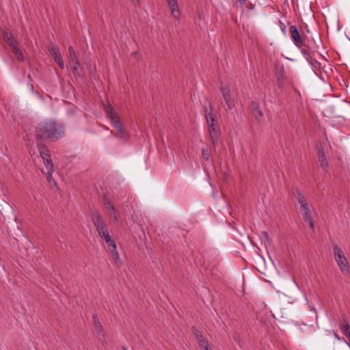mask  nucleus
Wrapping results in <instances>:
<instances>
[{
    "label": "nucleus",
    "mask_w": 350,
    "mask_h": 350,
    "mask_svg": "<svg viewBox=\"0 0 350 350\" xmlns=\"http://www.w3.org/2000/svg\"><path fill=\"white\" fill-rule=\"evenodd\" d=\"M64 134V125L52 119L42 121L36 127V139L37 140L48 139L55 142L61 139Z\"/></svg>",
    "instance_id": "obj_1"
},
{
    "label": "nucleus",
    "mask_w": 350,
    "mask_h": 350,
    "mask_svg": "<svg viewBox=\"0 0 350 350\" xmlns=\"http://www.w3.org/2000/svg\"><path fill=\"white\" fill-rule=\"evenodd\" d=\"M37 148L40 153V156L44 161V163L48 170L49 176L48 178L51 176L53 172V163L51 157L50 150L48 148L46 145L42 142H37Z\"/></svg>",
    "instance_id": "obj_2"
},
{
    "label": "nucleus",
    "mask_w": 350,
    "mask_h": 350,
    "mask_svg": "<svg viewBox=\"0 0 350 350\" xmlns=\"http://www.w3.org/2000/svg\"><path fill=\"white\" fill-rule=\"evenodd\" d=\"M91 217L99 237L109 232L103 215L97 210L91 211Z\"/></svg>",
    "instance_id": "obj_3"
},
{
    "label": "nucleus",
    "mask_w": 350,
    "mask_h": 350,
    "mask_svg": "<svg viewBox=\"0 0 350 350\" xmlns=\"http://www.w3.org/2000/svg\"><path fill=\"white\" fill-rule=\"evenodd\" d=\"M333 252L334 258L340 271L344 275H347L350 272V267L342 250L339 247L335 246L334 247Z\"/></svg>",
    "instance_id": "obj_4"
},
{
    "label": "nucleus",
    "mask_w": 350,
    "mask_h": 350,
    "mask_svg": "<svg viewBox=\"0 0 350 350\" xmlns=\"http://www.w3.org/2000/svg\"><path fill=\"white\" fill-rule=\"evenodd\" d=\"M113 119L114 121L112 125L115 129L118 130V133H114L112 131L111 132V133L116 138L120 139L124 142H127L129 139V135L128 132L124 129L120 120H116L115 118H113Z\"/></svg>",
    "instance_id": "obj_5"
},
{
    "label": "nucleus",
    "mask_w": 350,
    "mask_h": 350,
    "mask_svg": "<svg viewBox=\"0 0 350 350\" xmlns=\"http://www.w3.org/2000/svg\"><path fill=\"white\" fill-rule=\"evenodd\" d=\"M290 35L293 40L294 41L295 44L297 47H301L306 46V39L301 36L298 29L295 25H291L290 29Z\"/></svg>",
    "instance_id": "obj_6"
},
{
    "label": "nucleus",
    "mask_w": 350,
    "mask_h": 350,
    "mask_svg": "<svg viewBox=\"0 0 350 350\" xmlns=\"http://www.w3.org/2000/svg\"><path fill=\"white\" fill-rule=\"evenodd\" d=\"M208 126L209 136L214 148L218 145L219 129L216 126L215 122L207 123Z\"/></svg>",
    "instance_id": "obj_7"
},
{
    "label": "nucleus",
    "mask_w": 350,
    "mask_h": 350,
    "mask_svg": "<svg viewBox=\"0 0 350 350\" xmlns=\"http://www.w3.org/2000/svg\"><path fill=\"white\" fill-rule=\"evenodd\" d=\"M317 150L318 152L319 161L320 163L321 167L323 171L327 172L328 169V162L325 152L323 151V147L321 144L317 145Z\"/></svg>",
    "instance_id": "obj_8"
},
{
    "label": "nucleus",
    "mask_w": 350,
    "mask_h": 350,
    "mask_svg": "<svg viewBox=\"0 0 350 350\" xmlns=\"http://www.w3.org/2000/svg\"><path fill=\"white\" fill-rule=\"evenodd\" d=\"M250 109L253 117L258 122L261 121L263 118V113L260 108L259 104L256 101H252L250 105Z\"/></svg>",
    "instance_id": "obj_9"
},
{
    "label": "nucleus",
    "mask_w": 350,
    "mask_h": 350,
    "mask_svg": "<svg viewBox=\"0 0 350 350\" xmlns=\"http://www.w3.org/2000/svg\"><path fill=\"white\" fill-rule=\"evenodd\" d=\"M204 111L206 123L215 122L216 115L213 113V107L209 101L204 104Z\"/></svg>",
    "instance_id": "obj_10"
},
{
    "label": "nucleus",
    "mask_w": 350,
    "mask_h": 350,
    "mask_svg": "<svg viewBox=\"0 0 350 350\" xmlns=\"http://www.w3.org/2000/svg\"><path fill=\"white\" fill-rule=\"evenodd\" d=\"M292 196L297 200L300 204V208L308 206L305 199L304 193L298 189H293L291 191Z\"/></svg>",
    "instance_id": "obj_11"
},
{
    "label": "nucleus",
    "mask_w": 350,
    "mask_h": 350,
    "mask_svg": "<svg viewBox=\"0 0 350 350\" xmlns=\"http://www.w3.org/2000/svg\"><path fill=\"white\" fill-rule=\"evenodd\" d=\"M301 49V52L304 56L305 59L312 65V57L314 56V51L306 42V46L299 47Z\"/></svg>",
    "instance_id": "obj_12"
},
{
    "label": "nucleus",
    "mask_w": 350,
    "mask_h": 350,
    "mask_svg": "<svg viewBox=\"0 0 350 350\" xmlns=\"http://www.w3.org/2000/svg\"><path fill=\"white\" fill-rule=\"evenodd\" d=\"M168 5L171 10L172 15L176 18H179L180 14L178 10V3L176 0H167Z\"/></svg>",
    "instance_id": "obj_13"
},
{
    "label": "nucleus",
    "mask_w": 350,
    "mask_h": 350,
    "mask_svg": "<svg viewBox=\"0 0 350 350\" xmlns=\"http://www.w3.org/2000/svg\"><path fill=\"white\" fill-rule=\"evenodd\" d=\"M3 36L7 44L11 48L18 44L9 30L5 31Z\"/></svg>",
    "instance_id": "obj_14"
},
{
    "label": "nucleus",
    "mask_w": 350,
    "mask_h": 350,
    "mask_svg": "<svg viewBox=\"0 0 350 350\" xmlns=\"http://www.w3.org/2000/svg\"><path fill=\"white\" fill-rule=\"evenodd\" d=\"M49 51L50 55L53 57L55 63L63 59L58 46H51V47L49 48Z\"/></svg>",
    "instance_id": "obj_15"
},
{
    "label": "nucleus",
    "mask_w": 350,
    "mask_h": 350,
    "mask_svg": "<svg viewBox=\"0 0 350 350\" xmlns=\"http://www.w3.org/2000/svg\"><path fill=\"white\" fill-rule=\"evenodd\" d=\"M92 319H93L94 326L96 333L99 336H105V332L103 330V325H102L101 323L100 322L97 314H94L92 317Z\"/></svg>",
    "instance_id": "obj_16"
},
{
    "label": "nucleus",
    "mask_w": 350,
    "mask_h": 350,
    "mask_svg": "<svg viewBox=\"0 0 350 350\" xmlns=\"http://www.w3.org/2000/svg\"><path fill=\"white\" fill-rule=\"evenodd\" d=\"M109 252L111 253V255L115 262V263L117 265H119L120 264V259L119 256V254L117 250L116 244H113V245L108 247Z\"/></svg>",
    "instance_id": "obj_17"
},
{
    "label": "nucleus",
    "mask_w": 350,
    "mask_h": 350,
    "mask_svg": "<svg viewBox=\"0 0 350 350\" xmlns=\"http://www.w3.org/2000/svg\"><path fill=\"white\" fill-rule=\"evenodd\" d=\"M107 209L109 213V215L115 221H118L120 217V212L113 205H110V206H107Z\"/></svg>",
    "instance_id": "obj_18"
},
{
    "label": "nucleus",
    "mask_w": 350,
    "mask_h": 350,
    "mask_svg": "<svg viewBox=\"0 0 350 350\" xmlns=\"http://www.w3.org/2000/svg\"><path fill=\"white\" fill-rule=\"evenodd\" d=\"M300 211L302 213V217L305 222L311 220V218H312V217L308 206L300 208Z\"/></svg>",
    "instance_id": "obj_19"
},
{
    "label": "nucleus",
    "mask_w": 350,
    "mask_h": 350,
    "mask_svg": "<svg viewBox=\"0 0 350 350\" xmlns=\"http://www.w3.org/2000/svg\"><path fill=\"white\" fill-rule=\"evenodd\" d=\"M13 53L16 56L19 62H24L25 57L22 53L21 50L18 46V44L11 48Z\"/></svg>",
    "instance_id": "obj_20"
},
{
    "label": "nucleus",
    "mask_w": 350,
    "mask_h": 350,
    "mask_svg": "<svg viewBox=\"0 0 350 350\" xmlns=\"http://www.w3.org/2000/svg\"><path fill=\"white\" fill-rule=\"evenodd\" d=\"M68 57L71 63L73 64H78V59L77 57V55L75 53V51L72 46H70L68 47Z\"/></svg>",
    "instance_id": "obj_21"
},
{
    "label": "nucleus",
    "mask_w": 350,
    "mask_h": 350,
    "mask_svg": "<svg viewBox=\"0 0 350 350\" xmlns=\"http://www.w3.org/2000/svg\"><path fill=\"white\" fill-rule=\"evenodd\" d=\"M106 112L109 115V119L111 120V124H113V118L116 119V120H120L118 116L114 111L113 108L111 105H108L106 109Z\"/></svg>",
    "instance_id": "obj_22"
},
{
    "label": "nucleus",
    "mask_w": 350,
    "mask_h": 350,
    "mask_svg": "<svg viewBox=\"0 0 350 350\" xmlns=\"http://www.w3.org/2000/svg\"><path fill=\"white\" fill-rule=\"evenodd\" d=\"M221 93H222V96H223V98L224 100V101H229L230 100H231V94H230V91L229 90V88H222L221 89Z\"/></svg>",
    "instance_id": "obj_23"
},
{
    "label": "nucleus",
    "mask_w": 350,
    "mask_h": 350,
    "mask_svg": "<svg viewBox=\"0 0 350 350\" xmlns=\"http://www.w3.org/2000/svg\"><path fill=\"white\" fill-rule=\"evenodd\" d=\"M100 237L103 240L105 241L108 247L113 245V244H116L115 241L111 239L109 232L105 234V235H102Z\"/></svg>",
    "instance_id": "obj_24"
},
{
    "label": "nucleus",
    "mask_w": 350,
    "mask_h": 350,
    "mask_svg": "<svg viewBox=\"0 0 350 350\" xmlns=\"http://www.w3.org/2000/svg\"><path fill=\"white\" fill-rule=\"evenodd\" d=\"M198 345L199 347L204 349L207 350L208 348H209L208 342V341L204 338H201L200 339L198 340Z\"/></svg>",
    "instance_id": "obj_25"
},
{
    "label": "nucleus",
    "mask_w": 350,
    "mask_h": 350,
    "mask_svg": "<svg viewBox=\"0 0 350 350\" xmlns=\"http://www.w3.org/2000/svg\"><path fill=\"white\" fill-rule=\"evenodd\" d=\"M340 328L344 332L350 331V326L347 319H344L340 325Z\"/></svg>",
    "instance_id": "obj_26"
},
{
    "label": "nucleus",
    "mask_w": 350,
    "mask_h": 350,
    "mask_svg": "<svg viewBox=\"0 0 350 350\" xmlns=\"http://www.w3.org/2000/svg\"><path fill=\"white\" fill-rule=\"evenodd\" d=\"M191 331L193 332V334L197 339V340L203 337L202 333L198 329H197V328L196 327L193 326L191 327Z\"/></svg>",
    "instance_id": "obj_27"
},
{
    "label": "nucleus",
    "mask_w": 350,
    "mask_h": 350,
    "mask_svg": "<svg viewBox=\"0 0 350 350\" xmlns=\"http://www.w3.org/2000/svg\"><path fill=\"white\" fill-rule=\"evenodd\" d=\"M103 202H104V204L106 207L110 206V205H113L111 204V202H110L109 198L106 195L103 196Z\"/></svg>",
    "instance_id": "obj_28"
},
{
    "label": "nucleus",
    "mask_w": 350,
    "mask_h": 350,
    "mask_svg": "<svg viewBox=\"0 0 350 350\" xmlns=\"http://www.w3.org/2000/svg\"><path fill=\"white\" fill-rule=\"evenodd\" d=\"M210 153L208 150L204 149L202 150V157L206 160L208 161L209 159Z\"/></svg>",
    "instance_id": "obj_29"
},
{
    "label": "nucleus",
    "mask_w": 350,
    "mask_h": 350,
    "mask_svg": "<svg viewBox=\"0 0 350 350\" xmlns=\"http://www.w3.org/2000/svg\"><path fill=\"white\" fill-rule=\"evenodd\" d=\"M226 103V105H228V109L229 110H231L232 109H233L234 107V101L231 99L229 101H226L225 102Z\"/></svg>",
    "instance_id": "obj_30"
},
{
    "label": "nucleus",
    "mask_w": 350,
    "mask_h": 350,
    "mask_svg": "<svg viewBox=\"0 0 350 350\" xmlns=\"http://www.w3.org/2000/svg\"><path fill=\"white\" fill-rule=\"evenodd\" d=\"M79 62L78 61V64H73V66H72V70H73V72H74L75 75H79L78 73V66H79Z\"/></svg>",
    "instance_id": "obj_31"
},
{
    "label": "nucleus",
    "mask_w": 350,
    "mask_h": 350,
    "mask_svg": "<svg viewBox=\"0 0 350 350\" xmlns=\"http://www.w3.org/2000/svg\"><path fill=\"white\" fill-rule=\"evenodd\" d=\"M344 334L345 335V336L348 338V342H347L344 338H343V340L347 342H350V331L349 332H344Z\"/></svg>",
    "instance_id": "obj_32"
},
{
    "label": "nucleus",
    "mask_w": 350,
    "mask_h": 350,
    "mask_svg": "<svg viewBox=\"0 0 350 350\" xmlns=\"http://www.w3.org/2000/svg\"><path fill=\"white\" fill-rule=\"evenodd\" d=\"M57 64H58V66H59V68L61 69H64V64L63 59H62L59 62H57Z\"/></svg>",
    "instance_id": "obj_33"
},
{
    "label": "nucleus",
    "mask_w": 350,
    "mask_h": 350,
    "mask_svg": "<svg viewBox=\"0 0 350 350\" xmlns=\"http://www.w3.org/2000/svg\"><path fill=\"white\" fill-rule=\"evenodd\" d=\"M247 8L250 10H253L254 8V5L251 2H248L247 4Z\"/></svg>",
    "instance_id": "obj_34"
},
{
    "label": "nucleus",
    "mask_w": 350,
    "mask_h": 350,
    "mask_svg": "<svg viewBox=\"0 0 350 350\" xmlns=\"http://www.w3.org/2000/svg\"><path fill=\"white\" fill-rule=\"evenodd\" d=\"M307 222L309 223L310 227L312 228H314V221L312 220V218H311L310 221H308Z\"/></svg>",
    "instance_id": "obj_35"
},
{
    "label": "nucleus",
    "mask_w": 350,
    "mask_h": 350,
    "mask_svg": "<svg viewBox=\"0 0 350 350\" xmlns=\"http://www.w3.org/2000/svg\"><path fill=\"white\" fill-rule=\"evenodd\" d=\"M241 4H243L247 1V0H237Z\"/></svg>",
    "instance_id": "obj_36"
},
{
    "label": "nucleus",
    "mask_w": 350,
    "mask_h": 350,
    "mask_svg": "<svg viewBox=\"0 0 350 350\" xmlns=\"http://www.w3.org/2000/svg\"><path fill=\"white\" fill-rule=\"evenodd\" d=\"M281 29H282V31L284 33H285V30H286V27H285V25H283V27H281Z\"/></svg>",
    "instance_id": "obj_37"
},
{
    "label": "nucleus",
    "mask_w": 350,
    "mask_h": 350,
    "mask_svg": "<svg viewBox=\"0 0 350 350\" xmlns=\"http://www.w3.org/2000/svg\"><path fill=\"white\" fill-rule=\"evenodd\" d=\"M263 234L265 235V238L268 239V233L267 232H263Z\"/></svg>",
    "instance_id": "obj_38"
},
{
    "label": "nucleus",
    "mask_w": 350,
    "mask_h": 350,
    "mask_svg": "<svg viewBox=\"0 0 350 350\" xmlns=\"http://www.w3.org/2000/svg\"><path fill=\"white\" fill-rule=\"evenodd\" d=\"M122 350H128V349L125 347H123Z\"/></svg>",
    "instance_id": "obj_39"
},
{
    "label": "nucleus",
    "mask_w": 350,
    "mask_h": 350,
    "mask_svg": "<svg viewBox=\"0 0 350 350\" xmlns=\"http://www.w3.org/2000/svg\"><path fill=\"white\" fill-rule=\"evenodd\" d=\"M335 337L337 338L338 339H340L336 334H335Z\"/></svg>",
    "instance_id": "obj_40"
},
{
    "label": "nucleus",
    "mask_w": 350,
    "mask_h": 350,
    "mask_svg": "<svg viewBox=\"0 0 350 350\" xmlns=\"http://www.w3.org/2000/svg\"><path fill=\"white\" fill-rule=\"evenodd\" d=\"M295 90V92H297L299 94V92L297 90Z\"/></svg>",
    "instance_id": "obj_41"
}]
</instances>
